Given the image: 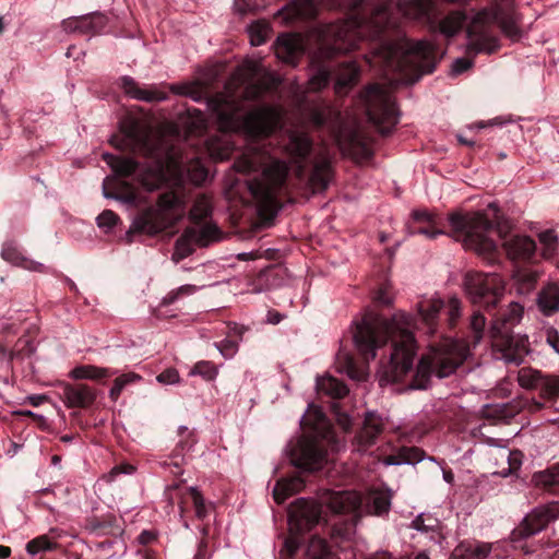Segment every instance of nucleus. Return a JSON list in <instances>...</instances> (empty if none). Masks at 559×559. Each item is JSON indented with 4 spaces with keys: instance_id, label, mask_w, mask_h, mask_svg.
Here are the masks:
<instances>
[{
    "instance_id": "obj_1",
    "label": "nucleus",
    "mask_w": 559,
    "mask_h": 559,
    "mask_svg": "<svg viewBox=\"0 0 559 559\" xmlns=\"http://www.w3.org/2000/svg\"><path fill=\"white\" fill-rule=\"evenodd\" d=\"M209 107L224 131H241L250 146L236 159V171L248 175V189L259 211L271 216L282 207V197L287 187L288 164L281 155L289 157L296 178L313 193L328 189L333 168L328 158L310 159L313 143L300 131L273 136L278 117L271 107H261L240 115V104L230 95L217 93L209 98Z\"/></svg>"
},
{
    "instance_id": "obj_2",
    "label": "nucleus",
    "mask_w": 559,
    "mask_h": 559,
    "mask_svg": "<svg viewBox=\"0 0 559 559\" xmlns=\"http://www.w3.org/2000/svg\"><path fill=\"white\" fill-rule=\"evenodd\" d=\"M369 0H354L353 10L357 16L338 23H330L318 31V51L312 58L317 68L311 78L314 90H322L333 79L335 92L346 95L359 81L360 68L356 61H338L332 59L338 55L360 49L369 28L372 39V51L365 55L371 68H379L385 74L404 73L415 70L432 73L437 64V47L425 40L408 39L393 41L385 38L390 25V12L385 4L368 8Z\"/></svg>"
},
{
    "instance_id": "obj_3",
    "label": "nucleus",
    "mask_w": 559,
    "mask_h": 559,
    "mask_svg": "<svg viewBox=\"0 0 559 559\" xmlns=\"http://www.w3.org/2000/svg\"><path fill=\"white\" fill-rule=\"evenodd\" d=\"M412 216L413 222L408 225L412 235L435 239L439 235H444V228L449 225L452 236L466 249L475 251L489 261H493L499 254L497 242L489 236L495 225L481 212H454L443 218L426 210H417Z\"/></svg>"
},
{
    "instance_id": "obj_4",
    "label": "nucleus",
    "mask_w": 559,
    "mask_h": 559,
    "mask_svg": "<svg viewBox=\"0 0 559 559\" xmlns=\"http://www.w3.org/2000/svg\"><path fill=\"white\" fill-rule=\"evenodd\" d=\"M416 319L405 311H397L385 318L367 310L359 321L352 324V340L356 349H417Z\"/></svg>"
},
{
    "instance_id": "obj_5",
    "label": "nucleus",
    "mask_w": 559,
    "mask_h": 559,
    "mask_svg": "<svg viewBox=\"0 0 559 559\" xmlns=\"http://www.w3.org/2000/svg\"><path fill=\"white\" fill-rule=\"evenodd\" d=\"M435 355H424L414 370L416 352H390L388 364L384 367V377L388 381L402 382L404 378L414 372V385L417 389H426L432 374L438 378L451 376L471 352H430Z\"/></svg>"
},
{
    "instance_id": "obj_6",
    "label": "nucleus",
    "mask_w": 559,
    "mask_h": 559,
    "mask_svg": "<svg viewBox=\"0 0 559 559\" xmlns=\"http://www.w3.org/2000/svg\"><path fill=\"white\" fill-rule=\"evenodd\" d=\"M497 24L502 33L518 40L521 31L516 24L515 13L511 0H504V3L497 1L491 8L478 11L466 27V35L469 39L467 44V53L476 56L480 52L495 53L499 48V39L489 33V27Z\"/></svg>"
},
{
    "instance_id": "obj_7",
    "label": "nucleus",
    "mask_w": 559,
    "mask_h": 559,
    "mask_svg": "<svg viewBox=\"0 0 559 559\" xmlns=\"http://www.w3.org/2000/svg\"><path fill=\"white\" fill-rule=\"evenodd\" d=\"M181 197L170 190L159 194L155 206L141 211L134 218L129 233L157 235L173 228L180 218Z\"/></svg>"
},
{
    "instance_id": "obj_8",
    "label": "nucleus",
    "mask_w": 559,
    "mask_h": 559,
    "mask_svg": "<svg viewBox=\"0 0 559 559\" xmlns=\"http://www.w3.org/2000/svg\"><path fill=\"white\" fill-rule=\"evenodd\" d=\"M359 102L368 120L381 134L389 135L399 122V110L390 90L378 83L369 84L359 93Z\"/></svg>"
},
{
    "instance_id": "obj_9",
    "label": "nucleus",
    "mask_w": 559,
    "mask_h": 559,
    "mask_svg": "<svg viewBox=\"0 0 559 559\" xmlns=\"http://www.w3.org/2000/svg\"><path fill=\"white\" fill-rule=\"evenodd\" d=\"M403 14L409 19L438 23L439 31L447 37H452L461 31L467 21V14L463 10H453L439 20V13L433 0H404L399 4Z\"/></svg>"
},
{
    "instance_id": "obj_10",
    "label": "nucleus",
    "mask_w": 559,
    "mask_h": 559,
    "mask_svg": "<svg viewBox=\"0 0 559 559\" xmlns=\"http://www.w3.org/2000/svg\"><path fill=\"white\" fill-rule=\"evenodd\" d=\"M322 519V508L320 504L299 498L293 502L288 509V525L290 535L284 540L281 552L288 558H293L299 548V535L310 531L320 523Z\"/></svg>"
},
{
    "instance_id": "obj_11",
    "label": "nucleus",
    "mask_w": 559,
    "mask_h": 559,
    "mask_svg": "<svg viewBox=\"0 0 559 559\" xmlns=\"http://www.w3.org/2000/svg\"><path fill=\"white\" fill-rule=\"evenodd\" d=\"M464 286L471 301L487 311L496 308L504 292L503 281L496 273L467 272Z\"/></svg>"
},
{
    "instance_id": "obj_12",
    "label": "nucleus",
    "mask_w": 559,
    "mask_h": 559,
    "mask_svg": "<svg viewBox=\"0 0 559 559\" xmlns=\"http://www.w3.org/2000/svg\"><path fill=\"white\" fill-rule=\"evenodd\" d=\"M292 464L305 472H316L326 462L328 451L316 437L302 435L288 445Z\"/></svg>"
},
{
    "instance_id": "obj_13",
    "label": "nucleus",
    "mask_w": 559,
    "mask_h": 559,
    "mask_svg": "<svg viewBox=\"0 0 559 559\" xmlns=\"http://www.w3.org/2000/svg\"><path fill=\"white\" fill-rule=\"evenodd\" d=\"M523 310L520 304L510 302L506 309H500L492 316L488 331L492 340L491 349H521L520 345L514 343L512 329L522 319Z\"/></svg>"
},
{
    "instance_id": "obj_14",
    "label": "nucleus",
    "mask_w": 559,
    "mask_h": 559,
    "mask_svg": "<svg viewBox=\"0 0 559 559\" xmlns=\"http://www.w3.org/2000/svg\"><path fill=\"white\" fill-rule=\"evenodd\" d=\"M559 516V503L550 502L544 506L534 508L527 513L520 524L513 528L510 535L512 543H521L543 530H545L549 523L554 522Z\"/></svg>"
},
{
    "instance_id": "obj_15",
    "label": "nucleus",
    "mask_w": 559,
    "mask_h": 559,
    "mask_svg": "<svg viewBox=\"0 0 559 559\" xmlns=\"http://www.w3.org/2000/svg\"><path fill=\"white\" fill-rule=\"evenodd\" d=\"M221 231L216 225L205 224L201 228L188 227L176 240L174 259L179 261L193 253L194 246L206 247L219 238Z\"/></svg>"
},
{
    "instance_id": "obj_16",
    "label": "nucleus",
    "mask_w": 559,
    "mask_h": 559,
    "mask_svg": "<svg viewBox=\"0 0 559 559\" xmlns=\"http://www.w3.org/2000/svg\"><path fill=\"white\" fill-rule=\"evenodd\" d=\"M518 382L523 389L538 390L539 396L546 401L556 402L559 399V376L523 367L518 371Z\"/></svg>"
},
{
    "instance_id": "obj_17",
    "label": "nucleus",
    "mask_w": 559,
    "mask_h": 559,
    "mask_svg": "<svg viewBox=\"0 0 559 559\" xmlns=\"http://www.w3.org/2000/svg\"><path fill=\"white\" fill-rule=\"evenodd\" d=\"M377 352H336L335 368L340 373L353 380L366 379L369 358H376Z\"/></svg>"
},
{
    "instance_id": "obj_18",
    "label": "nucleus",
    "mask_w": 559,
    "mask_h": 559,
    "mask_svg": "<svg viewBox=\"0 0 559 559\" xmlns=\"http://www.w3.org/2000/svg\"><path fill=\"white\" fill-rule=\"evenodd\" d=\"M385 428L382 416L376 412H367L364 420L356 431L352 445L357 452H366L373 447Z\"/></svg>"
},
{
    "instance_id": "obj_19",
    "label": "nucleus",
    "mask_w": 559,
    "mask_h": 559,
    "mask_svg": "<svg viewBox=\"0 0 559 559\" xmlns=\"http://www.w3.org/2000/svg\"><path fill=\"white\" fill-rule=\"evenodd\" d=\"M486 318L480 312H475L468 323L466 332L461 335L455 333L450 335L449 338H454V343L443 349H469L471 346H476L485 334ZM426 349H442L436 344H429Z\"/></svg>"
},
{
    "instance_id": "obj_20",
    "label": "nucleus",
    "mask_w": 559,
    "mask_h": 559,
    "mask_svg": "<svg viewBox=\"0 0 559 559\" xmlns=\"http://www.w3.org/2000/svg\"><path fill=\"white\" fill-rule=\"evenodd\" d=\"M60 396L68 408H88L97 399L96 390L85 383L60 382Z\"/></svg>"
},
{
    "instance_id": "obj_21",
    "label": "nucleus",
    "mask_w": 559,
    "mask_h": 559,
    "mask_svg": "<svg viewBox=\"0 0 559 559\" xmlns=\"http://www.w3.org/2000/svg\"><path fill=\"white\" fill-rule=\"evenodd\" d=\"M502 240V248L512 261H532L536 255V242L528 236L512 235L507 237L502 229L497 228Z\"/></svg>"
},
{
    "instance_id": "obj_22",
    "label": "nucleus",
    "mask_w": 559,
    "mask_h": 559,
    "mask_svg": "<svg viewBox=\"0 0 559 559\" xmlns=\"http://www.w3.org/2000/svg\"><path fill=\"white\" fill-rule=\"evenodd\" d=\"M121 135L115 134L110 144L119 151H135L144 145L145 139L140 122L134 118H126L120 122Z\"/></svg>"
},
{
    "instance_id": "obj_23",
    "label": "nucleus",
    "mask_w": 559,
    "mask_h": 559,
    "mask_svg": "<svg viewBox=\"0 0 559 559\" xmlns=\"http://www.w3.org/2000/svg\"><path fill=\"white\" fill-rule=\"evenodd\" d=\"M121 87L123 92L138 100L155 103L163 102L168 98V94L166 91L160 90L156 85H150L147 88H143L139 85V83L131 76H122L120 79Z\"/></svg>"
},
{
    "instance_id": "obj_24",
    "label": "nucleus",
    "mask_w": 559,
    "mask_h": 559,
    "mask_svg": "<svg viewBox=\"0 0 559 559\" xmlns=\"http://www.w3.org/2000/svg\"><path fill=\"white\" fill-rule=\"evenodd\" d=\"M275 55L283 62L296 66L304 55V45L298 35L282 34L275 44Z\"/></svg>"
},
{
    "instance_id": "obj_25",
    "label": "nucleus",
    "mask_w": 559,
    "mask_h": 559,
    "mask_svg": "<svg viewBox=\"0 0 559 559\" xmlns=\"http://www.w3.org/2000/svg\"><path fill=\"white\" fill-rule=\"evenodd\" d=\"M316 14V7L312 0H293L280 10L275 20L289 25L298 20H308Z\"/></svg>"
},
{
    "instance_id": "obj_26",
    "label": "nucleus",
    "mask_w": 559,
    "mask_h": 559,
    "mask_svg": "<svg viewBox=\"0 0 559 559\" xmlns=\"http://www.w3.org/2000/svg\"><path fill=\"white\" fill-rule=\"evenodd\" d=\"M306 479L300 474L280 478L273 488V498L277 504L284 503L289 497L300 492Z\"/></svg>"
},
{
    "instance_id": "obj_27",
    "label": "nucleus",
    "mask_w": 559,
    "mask_h": 559,
    "mask_svg": "<svg viewBox=\"0 0 559 559\" xmlns=\"http://www.w3.org/2000/svg\"><path fill=\"white\" fill-rule=\"evenodd\" d=\"M393 492L389 488H374L368 492L366 509L370 514L383 516L391 509Z\"/></svg>"
},
{
    "instance_id": "obj_28",
    "label": "nucleus",
    "mask_w": 559,
    "mask_h": 559,
    "mask_svg": "<svg viewBox=\"0 0 559 559\" xmlns=\"http://www.w3.org/2000/svg\"><path fill=\"white\" fill-rule=\"evenodd\" d=\"M537 307L539 311L550 317L559 311V284L550 282L543 286L537 295Z\"/></svg>"
},
{
    "instance_id": "obj_29",
    "label": "nucleus",
    "mask_w": 559,
    "mask_h": 559,
    "mask_svg": "<svg viewBox=\"0 0 559 559\" xmlns=\"http://www.w3.org/2000/svg\"><path fill=\"white\" fill-rule=\"evenodd\" d=\"M490 550L487 543L462 542L454 548L451 559H486Z\"/></svg>"
},
{
    "instance_id": "obj_30",
    "label": "nucleus",
    "mask_w": 559,
    "mask_h": 559,
    "mask_svg": "<svg viewBox=\"0 0 559 559\" xmlns=\"http://www.w3.org/2000/svg\"><path fill=\"white\" fill-rule=\"evenodd\" d=\"M539 271L531 267H519L513 271V288L519 295H527L535 289Z\"/></svg>"
},
{
    "instance_id": "obj_31",
    "label": "nucleus",
    "mask_w": 559,
    "mask_h": 559,
    "mask_svg": "<svg viewBox=\"0 0 559 559\" xmlns=\"http://www.w3.org/2000/svg\"><path fill=\"white\" fill-rule=\"evenodd\" d=\"M103 158L114 173L121 178H129L140 169V163L133 157L115 156L107 153L103 155Z\"/></svg>"
},
{
    "instance_id": "obj_32",
    "label": "nucleus",
    "mask_w": 559,
    "mask_h": 559,
    "mask_svg": "<svg viewBox=\"0 0 559 559\" xmlns=\"http://www.w3.org/2000/svg\"><path fill=\"white\" fill-rule=\"evenodd\" d=\"M345 151L355 162L359 163L370 160L373 155L368 141L357 132L348 136Z\"/></svg>"
},
{
    "instance_id": "obj_33",
    "label": "nucleus",
    "mask_w": 559,
    "mask_h": 559,
    "mask_svg": "<svg viewBox=\"0 0 559 559\" xmlns=\"http://www.w3.org/2000/svg\"><path fill=\"white\" fill-rule=\"evenodd\" d=\"M443 308L441 299H424L417 304L419 316L432 333L437 331V318Z\"/></svg>"
},
{
    "instance_id": "obj_34",
    "label": "nucleus",
    "mask_w": 559,
    "mask_h": 559,
    "mask_svg": "<svg viewBox=\"0 0 559 559\" xmlns=\"http://www.w3.org/2000/svg\"><path fill=\"white\" fill-rule=\"evenodd\" d=\"M326 504L333 513L343 514L354 511L359 500L348 491H336L329 496Z\"/></svg>"
},
{
    "instance_id": "obj_35",
    "label": "nucleus",
    "mask_w": 559,
    "mask_h": 559,
    "mask_svg": "<svg viewBox=\"0 0 559 559\" xmlns=\"http://www.w3.org/2000/svg\"><path fill=\"white\" fill-rule=\"evenodd\" d=\"M197 292L195 285H183L177 289H174L169 292L160 301V304L153 310V314L157 319H166L171 318L174 314H169L167 311V307L174 304L176 300H178L182 296L192 295Z\"/></svg>"
},
{
    "instance_id": "obj_36",
    "label": "nucleus",
    "mask_w": 559,
    "mask_h": 559,
    "mask_svg": "<svg viewBox=\"0 0 559 559\" xmlns=\"http://www.w3.org/2000/svg\"><path fill=\"white\" fill-rule=\"evenodd\" d=\"M60 537L58 528H50L48 534L39 535L26 544V550L29 555H37L41 551H51L58 548L56 539Z\"/></svg>"
},
{
    "instance_id": "obj_37",
    "label": "nucleus",
    "mask_w": 559,
    "mask_h": 559,
    "mask_svg": "<svg viewBox=\"0 0 559 559\" xmlns=\"http://www.w3.org/2000/svg\"><path fill=\"white\" fill-rule=\"evenodd\" d=\"M317 390L320 394H324L333 400H341L349 392L344 382L331 376L318 378Z\"/></svg>"
},
{
    "instance_id": "obj_38",
    "label": "nucleus",
    "mask_w": 559,
    "mask_h": 559,
    "mask_svg": "<svg viewBox=\"0 0 559 559\" xmlns=\"http://www.w3.org/2000/svg\"><path fill=\"white\" fill-rule=\"evenodd\" d=\"M532 481L536 487L549 492L559 491V463L551 465L545 471L534 473Z\"/></svg>"
},
{
    "instance_id": "obj_39",
    "label": "nucleus",
    "mask_w": 559,
    "mask_h": 559,
    "mask_svg": "<svg viewBox=\"0 0 559 559\" xmlns=\"http://www.w3.org/2000/svg\"><path fill=\"white\" fill-rule=\"evenodd\" d=\"M178 436L180 439L173 451V457L176 460L174 464L176 466H179V464L183 462L185 455L189 453L197 443L194 431L189 430L185 426L179 427Z\"/></svg>"
},
{
    "instance_id": "obj_40",
    "label": "nucleus",
    "mask_w": 559,
    "mask_h": 559,
    "mask_svg": "<svg viewBox=\"0 0 559 559\" xmlns=\"http://www.w3.org/2000/svg\"><path fill=\"white\" fill-rule=\"evenodd\" d=\"M212 202L206 195H198L189 212V218L194 225L199 226L198 228H201L212 215Z\"/></svg>"
},
{
    "instance_id": "obj_41",
    "label": "nucleus",
    "mask_w": 559,
    "mask_h": 559,
    "mask_svg": "<svg viewBox=\"0 0 559 559\" xmlns=\"http://www.w3.org/2000/svg\"><path fill=\"white\" fill-rule=\"evenodd\" d=\"M523 454L519 450H509L501 449L498 453V457L502 462L507 463V467H502L499 471H496L493 474H497L501 477H508L510 475H514L522 465Z\"/></svg>"
},
{
    "instance_id": "obj_42",
    "label": "nucleus",
    "mask_w": 559,
    "mask_h": 559,
    "mask_svg": "<svg viewBox=\"0 0 559 559\" xmlns=\"http://www.w3.org/2000/svg\"><path fill=\"white\" fill-rule=\"evenodd\" d=\"M426 457V452L417 447H401L397 452L386 457V463L396 464H416Z\"/></svg>"
},
{
    "instance_id": "obj_43",
    "label": "nucleus",
    "mask_w": 559,
    "mask_h": 559,
    "mask_svg": "<svg viewBox=\"0 0 559 559\" xmlns=\"http://www.w3.org/2000/svg\"><path fill=\"white\" fill-rule=\"evenodd\" d=\"M104 197L107 199H116L128 204H135L138 201V192L134 187L126 180H120L116 186V192L107 189L106 180L103 183Z\"/></svg>"
},
{
    "instance_id": "obj_44",
    "label": "nucleus",
    "mask_w": 559,
    "mask_h": 559,
    "mask_svg": "<svg viewBox=\"0 0 559 559\" xmlns=\"http://www.w3.org/2000/svg\"><path fill=\"white\" fill-rule=\"evenodd\" d=\"M108 19L102 12L81 15V34L98 35L107 26Z\"/></svg>"
},
{
    "instance_id": "obj_45",
    "label": "nucleus",
    "mask_w": 559,
    "mask_h": 559,
    "mask_svg": "<svg viewBox=\"0 0 559 559\" xmlns=\"http://www.w3.org/2000/svg\"><path fill=\"white\" fill-rule=\"evenodd\" d=\"M114 372H111L107 368H100L92 365H82L73 368L69 376L74 380L81 379H91V380H99L103 378L111 377Z\"/></svg>"
},
{
    "instance_id": "obj_46",
    "label": "nucleus",
    "mask_w": 559,
    "mask_h": 559,
    "mask_svg": "<svg viewBox=\"0 0 559 559\" xmlns=\"http://www.w3.org/2000/svg\"><path fill=\"white\" fill-rule=\"evenodd\" d=\"M1 257L3 260H5L12 264L21 265V266H24L27 269H32L33 267L32 265L35 264L32 261L28 262V260L26 258H24V255L20 251L16 242L13 240L5 241L3 243L2 250H1Z\"/></svg>"
},
{
    "instance_id": "obj_47",
    "label": "nucleus",
    "mask_w": 559,
    "mask_h": 559,
    "mask_svg": "<svg viewBox=\"0 0 559 559\" xmlns=\"http://www.w3.org/2000/svg\"><path fill=\"white\" fill-rule=\"evenodd\" d=\"M189 501H191L194 508L197 519L201 521L204 520L207 515V508L204 503L202 495L195 488H189L186 496L182 498L180 507L181 513L185 511L183 504L188 503Z\"/></svg>"
},
{
    "instance_id": "obj_48",
    "label": "nucleus",
    "mask_w": 559,
    "mask_h": 559,
    "mask_svg": "<svg viewBox=\"0 0 559 559\" xmlns=\"http://www.w3.org/2000/svg\"><path fill=\"white\" fill-rule=\"evenodd\" d=\"M270 31L271 26L264 21H257L252 23L248 28L251 45H263L267 40Z\"/></svg>"
},
{
    "instance_id": "obj_49",
    "label": "nucleus",
    "mask_w": 559,
    "mask_h": 559,
    "mask_svg": "<svg viewBox=\"0 0 559 559\" xmlns=\"http://www.w3.org/2000/svg\"><path fill=\"white\" fill-rule=\"evenodd\" d=\"M539 241L543 246L542 255L550 259L558 249V237L552 229L544 230L539 234Z\"/></svg>"
},
{
    "instance_id": "obj_50",
    "label": "nucleus",
    "mask_w": 559,
    "mask_h": 559,
    "mask_svg": "<svg viewBox=\"0 0 559 559\" xmlns=\"http://www.w3.org/2000/svg\"><path fill=\"white\" fill-rule=\"evenodd\" d=\"M518 409L515 406L510 404L495 405L486 407L484 414L488 418L506 420L516 415Z\"/></svg>"
},
{
    "instance_id": "obj_51",
    "label": "nucleus",
    "mask_w": 559,
    "mask_h": 559,
    "mask_svg": "<svg viewBox=\"0 0 559 559\" xmlns=\"http://www.w3.org/2000/svg\"><path fill=\"white\" fill-rule=\"evenodd\" d=\"M190 373L201 376L206 381H212L216 378L218 370L212 361L201 360L193 366Z\"/></svg>"
},
{
    "instance_id": "obj_52",
    "label": "nucleus",
    "mask_w": 559,
    "mask_h": 559,
    "mask_svg": "<svg viewBox=\"0 0 559 559\" xmlns=\"http://www.w3.org/2000/svg\"><path fill=\"white\" fill-rule=\"evenodd\" d=\"M97 226L103 229L105 233H109L112 230L115 226L121 224V219L111 210H104L96 218Z\"/></svg>"
},
{
    "instance_id": "obj_53",
    "label": "nucleus",
    "mask_w": 559,
    "mask_h": 559,
    "mask_svg": "<svg viewBox=\"0 0 559 559\" xmlns=\"http://www.w3.org/2000/svg\"><path fill=\"white\" fill-rule=\"evenodd\" d=\"M461 316V302L457 298H451L447 305V325L450 331L456 328Z\"/></svg>"
},
{
    "instance_id": "obj_54",
    "label": "nucleus",
    "mask_w": 559,
    "mask_h": 559,
    "mask_svg": "<svg viewBox=\"0 0 559 559\" xmlns=\"http://www.w3.org/2000/svg\"><path fill=\"white\" fill-rule=\"evenodd\" d=\"M373 302L379 307H389L393 302V295L391 292V285L383 283L373 294Z\"/></svg>"
},
{
    "instance_id": "obj_55",
    "label": "nucleus",
    "mask_w": 559,
    "mask_h": 559,
    "mask_svg": "<svg viewBox=\"0 0 559 559\" xmlns=\"http://www.w3.org/2000/svg\"><path fill=\"white\" fill-rule=\"evenodd\" d=\"M248 331L249 329L247 326L238 325L237 323L229 324L226 337L228 345H226V347H237L239 345V341L243 340V335Z\"/></svg>"
},
{
    "instance_id": "obj_56",
    "label": "nucleus",
    "mask_w": 559,
    "mask_h": 559,
    "mask_svg": "<svg viewBox=\"0 0 559 559\" xmlns=\"http://www.w3.org/2000/svg\"><path fill=\"white\" fill-rule=\"evenodd\" d=\"M169 90L174 94L182 95V96H190L193 99H198L199 94H200L195 85L188 84V83L173 84L169 86Z\"/></svg>"
},
{
    "instance_id": "obj_57",
    "label": "nucleus",
    "mask_w": 559,
    "mask_h": 559,
    "mask_svg": "<svg viewBox=\"0 0 559 559\" xmlns=\"http://www.w3.org/2000/svg\"><path fill=\"white\" fill-rule=\"evenodd\" d=\"M499 353L501 354V356L499 358L502 359L507 365L520 366L524 360V356H523L524 352H499ZM525 353L528 354L530 352H525Z\"/></svg>"
},
{
    "instance_id": "obj_58",
    "label": "nucleus",
    "mask_w": 559,
    "mask_h": 559,
    "mask_svg": "<svg viewBox=\"0 0 559 559\" xmlns=\"http://www.w3.org/2000/svg\"><path fill=\"white\" fill-rule=\"evenodd\" d=\"M156 379L163 384H174L179 381V373L175 368H168L160 372Z\"/></svg>"
},
{
    "instance_id": "obj_59",
    "label": "nucleus",
    "mask_w": 559,
    "mask_h": 559,
    "mask_svg": "<svg viewBox=\"0 0 559 559\" xmlns=\"http://www.w3.org/2000/svg\"><path fill=\"white\" fill-rule=\"evenodd\" d=\"M473 60L466 58H459L452 64V72L454 75L462 74L473 67Z\"/></svg>"
},
{
    "instance_id": "obj_60",
    "label": "nucleus",
    "mask_w": 559,
    "mask_h": 559,
    "mask_svg": "<svg viewBox=\"0 0 559 559\" xmlns=\"http://www.w3.org/2000/svg\"><path fill=\"white\" fill-rule=\"evenodd\" d=\"M62 27L67 33H80L81 16L69 17L63 20Z\"/></svg>"
},
{
    "instance_id": "obj_61",
    "label": "nucleus",
    "mask_w": 559,
    "mask_h": 559,
    "mask_svg": "<svg viewBox=\"0 0 559 559\" xmlns=\"http://www.w3.org/2000/svg\"><path fill=\"white\" fill-rule=\"evenodd\" d=\"M333 409L337 416L338 425L343 428L344 431H349L352 428L350 417L345 413H341L336 404H333Z\"/></svg>"
},
{
    "instance_id": "obj_62",
    "label": "nucleus",
    "mask_w": 559,
    "mask_h": 559,
    "mask_svg": "<svg viewBox=\"0 0 559 559\" xmlns=\"http://www.w3.org/2000/svg\"><path fill=\"white\" fill-rule=\"evenodd\" d=\"M134 469L135 467L129 463L116 465L109 473V479L111 480L116 475L119 474H132Z\"/></svg>"
},
{
    "instance_id": "obj_63",
    "label": "nucleus",
    "mask_w": 559,
    "mask_h": 559,
    "mask_svg": "<svg viewBox=\"0 0 559 559\" xmlns=\"http://www.w3.org/2000/svg\"><path fill=\"white\" fill-rule=\"evenodd\" d=\"M546 342L552 349H559V333L557 330L549 328L545 332Z\"/></svg>"
},
{
    "instance_id": "obj_64",
    "label": "nucleus",
    "mask_w": 559,
    "mask_h": 559,
    "mask_svg": "<svg viewBox=\"0 0 559 559\" xmlns=\"http://www.w3.org/2000/svg\"><path fill=\"white\" fill-rule=\"evenodd\" d=\"M209 540L201 539L198 546L197 554L193 559H210V554L207 551Z\"/></svg>"
}]
</instances>
